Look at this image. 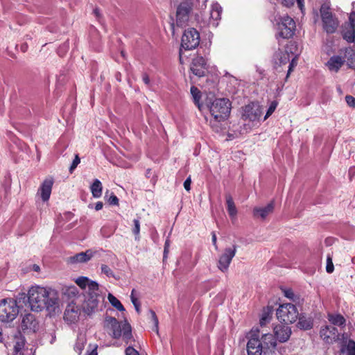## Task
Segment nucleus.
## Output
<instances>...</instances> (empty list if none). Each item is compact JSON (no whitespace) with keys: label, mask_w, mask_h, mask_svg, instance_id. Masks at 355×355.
I'll list each match as a JSON object with an SVG mask.
<instances>
[{"label":"nucleus","mask_w":355,"mask_h":355,"mask_svg":"<svg viewBox=\"0 0 355 355\" xmlns=\"http://www.w3.org/2000/svg\"><path fill=\"white\" fill-rule=\"evenodd\" d=\"M142 80L146 85H148L150 84V78L148 74L144 73L142 76Z\"/></svg>","instance_id":"nucleus-56"},{"label":"nucleus","mask_w":355,"mask_h":355,"mask_svg":"<svg viewBox=\"0 0 355 355\" xmlns=\"http://www.w3.org/2000/svg\"><path fill=\"white\" fill-rule=\"evenodd\" d=\"M343 37L348 42H354L355 37V28L352 26H347V24H346L343 31Z\"/></svg>","instance_id":"nucleus-28"},{"label":"nucleus","mask_w":355,"mask_h":355,"mask_svg":"<svg viewBox=\"0 0 355 355\" xmlns=\"http://www.w3.org/2000/svg\"><path fill=\"white\" fill-rule=\"evenodd\" d=\"M18 314L19 306L15 300L6 298L0 301V320L2 322L13 321Z\"/></svg>","instance_id":"nucleus-5"},{"label":"nucleus","mask_w":355,"mask_h":355,"mask_svg":"<svg viewBox=\"0 0 355 355\" xmlns=\"http://www.w3.org/2000/svg\"><path fill=\"white\" fill-rule=\"evenodd\" d=\"M191 180L190 177L187 178L184 182V187L187 191H190L191 189Z\"/></svg>","instance_id":"nucleus-53"},{"label":"nucleus","mask_w":355,"mask_h":355,"mask_svg":"<svg viewBox=\"0 0 355 355\" xmlns=\"http://www.w3.org/2000/svg\"><path fill=\"white\" fill-rule=\"evenodd\" d=\"M90 189L94 198H100L102 195L103 190V187L101 181L98 179H95L93 184L90 187Z\"/></svg>","instance_id":"nucleus-29"},{"label":"nucleus","mask_w":355,"mask_h":355,"mask_svg":"<svg viewBox=\"0 0 355 355\" xmlns=\"http://www.w3.org/2000/svg\"><path fill=\"white\" fill-rule=\"evenodd\" d=\"M191 71L198 77H202L207 71V64L205 59L202 56H197L192 60Z\"/></svg>","instance_id":"nucleus-14"},{"label":"nucleus","mask_w":355,"mask_h":355,"mask_svg":"<svg viewBox=\"0 0 355 355\" xmlns=\"http://www.w3.org/2000/svg\"><path fill=\"white\" fill-rule=\"evenodd\" d=\"M25 343L24 337L17 332L14 337V355H24Z\"/></svg>","instance_id":"nucleus-22"},{"label":"nucleus","mask_w":355,"mask_h":355,"mask_svg":"<svg viewBox=\"0 0 355 355\" xmlns=\"http://www.w3.org/2000/svg\"><path fill=\"white\" fill-rule=\"evenodd\" d=\"M89 347L91 349V352L87 353V355H97V345H94L93 346L89 345Z\"/></svg>","instance_id":"nucleus-54"},{"label":"nucleus","mask_w":355,"mask_h":355,"mask_svg":"<svg viewBox=\"0 0 355 355\" xmlns=\"http://www.w3.org/2000/svg\"><path fill=\"white\" fill-rule=\"evenodd\" d=\"M352 171H354V169L353 168H350L349 169V173H351Z\"/></svg>","instance_id":"nucleus-64"},{"label":"nucleus","mask_w":355,"mask_h":355,"mask_svg":"<svg viewBox=\"0 0 355 355\" xmlns=\"http://www.w3.org/2000/svg\"><path fill=\"white\" fill-rule=\"evenodd\" d=\"M134 227L132 229V232L135 235V239H139V232H140V223L138 219L133 220Z\"/></svg>","instance_id":"nucleus-37"},{"label":"nucleus","mask_w":355,"mask_h":355,"mask_svg":"<svg viewBox=\"0 0 355 355\" xmlns=\"http://www.w3.org/2000/svg\"><path fill=\"white\" fill-rule=\"evenodd\" d=\"M94 12L96 13V15H98V10H94Z\"/></svg>","instance_id":"nucleus-62"},{"label":"nucleus","mask_w":355,"mask_h":355,"mask_svg":"<svg viewBox=\"0 0 355 355\" xmlns=\"http://www.w3.org/2000/svg\"><path fill=\"white\" fill-rule=\"evenodd\" d=\"M275 204L273 201L269 202L265 207H256L253 209V216L255 218L265 219L274 211Z\"/></svg>","instance_id":"nucleus-20"},{"label":"nucleus","mask_w":355,"mask_h":355,"mask_svg":"<svg viewBox=\"0 0 355 355\" xmlns=\"http://www.w3.org/2000/svg\"><path fill=\"white\" fill-rule=\"evenodd\" d=\"M94 255V252L92 250H87L85 252H82L76 254L73 256L69 257L67 261L69 263H85L89 261Z\"/></svg>","instance_id":"nucleus-19"},{"label":"nucleus","mask_w":355,"mask_h":355,"mask_svg":"<svg viewBox=\"0 0 355 355\" xmlns=\"http://www.w3.org/2000/svg\"><path fill=\"white\" fill-rule=\"evenodd\" d=\"M108 202H109V203L110 205H118V204H119V199H118V198L115 195L112 194L109 198Z\"/></svg>","instance_id":"nucleus-52"},{"label":"nucleus","mask_w":355,"mask_h":355,"mask_svg":"<svg viewBox=\"0 0 355 355\" xmlns=\"http://www.w3.org/2000/svg\"><path fill=\"white\" fill-rule=\"evenodd\" d=\"M105 327L110 331V334L114 338L123 337V340L128 344L132 339V329L130 324L126 321L119 322L115 318L106 316L105 318Z\"/></svg>","instance_id":"nucleus-3"},{"label":"nucleus","mask_w":355,"mask_h":355,"mask_svg":"<svg viewBox=\"0 0 355 355\" xmlns=\"http://www.w3.org/2000/svg\"><path fill=\"white\" fill-rule=\"evenodd\" d=\"M262 108L258 103H251L245 106L243 117L250 121H255L260 119L262 114Z\"/></svg>","instance_id":"nucleus-13"},{"label":"nucleus","mask_w":355,"mask_h":355,"mask_svg":"<svg viewBox=\"0 0 355 355\" xmlns=\"http://www.w3.org/2000/svg\"><path fill=\"white\" fill-rule=\"evenodd\" d=\"M21 329L23 330H30L35 331L37 327V322L35 320V317L32 313H26L22 316Z\"/></svg>","instance_id":"nucleus-21"},{"label":"nucleus","mask_w":355,"mask_h":355,"mask_svg":"<svg viewBox=\"0 0 355 355\" xmlns=\"http://www.w3.org/2000/svg\"><path fill=\"white\" fill-rule=\"evenodd\" d=\"M297 326L302 329H310L313 327V322L310 318L300 317Z\"/></svg>","instance_id":"nucleus-32"},{"label":"nucleus","mask_w":355,"mask_h":355,"mask_svg":"<svg viewBox=\"0 0 355 355\" xmlns=\"http://www.w3.org/2000/svg\"><path fill=\"white\" fill-rule=\"evenodd\" d=\"M277 318L285 323H293L299 317L297 307L291 303L281 304L277 309Z\"/></svg>","instance_id":"nucleus-7"},{"label":"nucleus","mask_w":355,"mask_h":355,"mask_svg":"<svg viewBox=\"0 0 355 355\" xmlns=\"http://www.w3.org/2000/svg\"><path fill=\"white\" fill-rule=\"evenodd\" d=\"M328 320L334 325L343 326L345 324V318L337 313H328Z\"/></svg>","instance_id":"nucleus-27"},{"label":"nucleus","mask_w":355,"mask_h":355,"mask_svg":"<svg viewBox=\"0 0 355 355\" xmlns=\"http://www.w3.org/2000/svg\"><path fill=\"white\" fill-rule=\"evenodd\" d=\"M80 315V308L75 303L69 304L64 313V319L69 323H74L78 320Z\"/></svg>","instance_id":"nucleus-16"},{"label":"nucleus","mask_w":355,"mask_h":355,"mask_svg":"<svg viewBox=\"0 0 355 355\" xmlns=\"http://www.w3.org/2000/svg\"><path fill=\"white\" fill-rule=\"evenodd\" d=\"M284 296L286 297L287 298L295 301V300H294L295 294L292 289H290V288L284 289Z\"/></svg>","instance_id":"nucleus-45"},{"label":"nucleus","mask_w":355,"mask_h":355,"mask_svg":"<svg viewBox=\"0 0 355 355\" xmlns=\"http://www.w3.org/2000/svg\"><path fill=\"white\" fill-rule=\"evenodd\" d=\"M347 24V26H352L355 28V12L350 14L349 17V22Z\"/></svg>","instance_id":"nucleus-48"},{"label":"nucleus","mask_w":355,"mask_h":355,"mask_svg":"<svg viewBox=\"0 0 355 355\" xmlns=\"http://www.w3.org/2000/svg\"><path fill=\"white\" fill-rule=\"evenodd\" d=\"M53 184V179L52 178H46L42 183L39 190L38 194L40 196L44 202L48 201Z\"/></svg>","instance_id":"nucleus-18"},{"label":"nucleus","mask_w":355,"mask_h":355,"mask_svg":"<svg viewBox=\"0 0 355 355\" xmlns=\"http://www.w3.org/2000/svg\"><path fill=\"white\" fill-rule=\"evenodd\" d=\"M149 313L150 315V318H151V320L154 323V325H155V327H154V331L158 334V324H159V322H158V318L156 315V313L153 310H149Z\"/></svg>","instance_id":"nucleus-38"},{"label":"nucleus","mask_w":355,"mask_h":355,"mask_svg":"<svg viewBox=\"0 0 355 355\" xmlns=\"http://www.w3.org/2000/svg\"><path fill=\"white\" fill-rule=\"evenodd\" d=\"M276 21V37L289 39L292 37L296 29L295 21L288 15L279 17Z\"/></svg>","instance_id":"nucleus-4"},{"label":"nucleus","mask_w":355,"mask_h":355,"mask_svg":"<svg viewBox=\"0 0 355 355\" xmlns=\"http://www.w3.org/2000/svg\"><path fill=\"white\" fill-rule=\"evenodd\" d=\"M78 293V290L74 286L67 287L64 291V294H68L69 295L72 296H76Z\"/></svg>","instance_id":"nucleus-42"},{"label":"nucleus","mask_w":355,"mask_h":355,"mask_svg":"<svg viewBox=\"0 0 355 355\" xmlns=\"http://www.w3.org/2000/svg\"><path fill=\"white\" fill-rule=\"evenodd\" d=\"M345 101L349 106L355 107V98L352 96H346Z\"/></svg>","instance_id":"nucleus-46"},{"label":"nucleus","mask_w":355,"mask_h":355,"mask_svg":"<svg viewBox=\"0 0 355 355\" xmlns=\"http://www.w3.org/2000/svg\"><path fill=\"white\" fill-rule=\"evenodd\" d=\"M2 341H3V335H2L1 329L0 328V343H1Z\"/></svg>","instance_id":"nucleus-60"},{"label":"nucleus","mask_w":355,"mask_h":355,"mask_svg":"<svg viewBox=\"0 0 355 355\" xmlns=\"http://www.w3.org/2000/svg\"><path fill=\"white\" fill-rule=\"evenodd\" d=\"M131 302L133 304L136 311L140 313V302L136 297L130 296Z\"/></svg>","instance_id":"nucleus-43"},{"label":"nucleus","mask_w":355,"mask_h":355,"mask_svg":"<svg viewBox=\"0 0 355 355\" xmlns=\"http://www.w3.org/2000/svg\"><path fill=\"white\" fill-rule=\"evenodd\" d=\"M320 12L324 30L327 33H334L339 25V22L330 11L329 6L327 4L322 5Z\"/></svg>","instance_id":"nucleus-8"},{"label":"nucleus","mask_w":355,"mask_h":355,"mask_svg":"<svg viewBox=\"0 0 355 355\" xmlns=\"http://www.w3.org/2000/svg\"><path fill=\"white\" fill-rule=\"evenodd\" d=\"M277 106V103L276 101L271 102V103L266 112V114L264 116V120L268 119L274 112Z\"/></svg>","instance_id":"nucleus-41"},{"label":"nucleus","mask_w":355,"mask_h":355,"mask_svg":"<svg viewBox=\"0 0 355 355\" xmlns=\"http://www.w3.org/2000/svg\"><path fill=\"white\" fill-rule=\"evenodd\" d=\"M321 338L327 343H333L339 338L338 329L331 325H326L320 331Z\"/></svg>","instance_id":"nucleus-15"},{"label":"nucleus","mask_w":355,"mask_h":355,"mask_svg":"<svg viewBox=\"0 0 355 355\" xmlns=\"http://www.w3.org/2000/svg\"><path fill=\"white\" fill-rule=\"evenodd\" d=\"M295 1L297 3L300 9L302 11L304 8V0H281L279 2L286 7H291Z\"/></svg>","instance_id":"nucleus-34"},{"label":"nucleus","mask_w":355,"mask_h":355,"mask_svg":"<svg viewBox=\"0 0 355 355\" xmlns=\"http://www.w3.org/2000/svg\"><path fill=\"white\" fill-rule=\"evenodd\" d=\"M236 253V245L232 248H227L224 250L222 254L219 257L218 261V268L223 272H227L232 262V259Z\"/></svg>","instance_id":"nucleus-11"},{"label":"nucleus","mask_w":355,"mask_h":355,"mask_svg":"<svg viewBox=\"0 0 355 355\" xmlns=\"http://www.w3.org/2000/svg\"><path fill=\"white\" fill-rule=\"evenodd\" d=\"M28 302L33 311L46 309L51 315L60 311L59 293L51 287L31 286L28 291Z\"/></svg>","instance_id":"nucleus-1"},{"label":"nucleus","mask_w":355,"mask_h":355,"mask_svg":"<svg viewBox=\"0 0 355 355\" xmlns=\"http://www.w3.org/2000/svg\"><path fill=\"white\" fill-rule=\"evenodd\" d=\"M125 355H139V354L135 348L129 346L125 349Z\"/></svg>","instance_id":"nucleus-47"},{"label":"nucleus","mask_w":355,"mask_h":355,"mask_svg":"<svg viewBox=\"0 0 355 355\" xmlns=\"http://www.w3.org/2000/svg\"><path fill=\"white\" fill-rule=\"evenodd\" d=\"M190 92L195 105L198 107L199 110H201L202 107L200 101L202 96L201 92L195 86L191 87Z\"/></svg>","instance_id":"nucleus-31"},{"label":"nucleus","mask_w":355,"mask_h":355,"mask_svg":"<svg viewBox=\"0 0 355 355\" xmlns=\"http://www.w3.org/2000/svg\"><path fill=\"white\" fill-rule=\"evenodd\" d=\"M345 60L339 55H334L330 58L327 63L328 69L334 72H338L343 65Z\"/></svg>","instance_id":"nucleus-23"},{"label":"nucleus","mask_w":355,"mask_h":355,"mask_svg":"<svg viewBox=\"0 0 355 355\" xmlns=\"http://www.w3.org/2000/svg\"><path fill=\"white\" fill-rule=\"evenodd\" d=\"M222 12V8L218 3H213L211 4V10H210V19L213 20L214 22V25H217V21L220 19V15Z\"/></svg>","instance_id":"nucleus-25"},{"label":"nucleus","mask_w":355,"mask_h":355,"mask_svg":"<svg viewBox=\"0 0 355 355\" xmlns=\"http://www.w3.org/2000/svg\"><path fill=\"white\" fill-rule=\"evenodd\" d=\"M289 62V55L287 53H282V56H281L279 59V62L281 64H285Z\"/></svg>","instance_id":"nucleus-49"},{"label":"nucleus","mask_w":355,"mask_h":355,"mask_svg":"<svg viewBox=\"0 0 355 355\" xmlns=\"http://www.w3.org/2000/svg\"><path fill=\"white\" fill-rule=\"evenodd\" d=\"M273 332L275 337L279 343H285L291 335V329L286 324H277L274 327Z\"/></svg>","instance_id":"nucleus-17"},{"label":"nucleus","mask_w":355,"mask_h":355,"mask_svg":"<svg viewBox=\"0 0 355 355\" xmlns=\"http://www.w3.org/2000/svg\"><path fill=\"white\" fill-rule=\"evenodd\" d=\"M192 10V3L184 1L177 8L176 24L178 26H184L189 19V15Z\"/></svg>","instance_id":"nucleus-10"},{"label":"nucleus","mask_w":355,"mask_h":355,"mask_svg":"<svg viewBox=\"0 0 355 355\" xmlns=\"http://www.w3.org/2000/svg\"><path fill=\"white\" fill-rule=\"evenodd\" d=\"M297 62L296 58H293L291 62L289 64L287 76L293 71V69L297 65Z\"/></svg>","instance_id":"nucleus-51"},{"label":"nucleus","mask_w":355,"mask_h":355,"mask_svg":"<svg viewBox=\"0 0 355 355\" xmlns=\"http://www.w3.org/2000/svg\"><path fill=\"white\" fill-rule=\"evenodd\" d=\"M103 207V202H97L96 203V205H95V209H96V211H99V210L102 209Z\"/></svg>","instance_id":"nucleus-57"},{"label":"nucleus","mask_w":355,"mask_h":355,"mask_svg":"<svg viewBox=\"0 0 355 355\" xmlns=\"http://www.w3.org/2000/svg\"><path fill=\"white\" fill-rule=\"evenodd\" d=\"M334 270V263L332 261V257L330 254L327 255V266H326V271L328 273H332Z\"/></svg>","instance_id":"nucleus-39"},{"label":"nucleus","mask_w":355,"mask_h":355,"mask_svg":"<svg viewBox=\"0 0 355 355\" xmlns=\"http://www.w3.org/2000/svg\"><path fill=\"white\" fill-rule=\"evenodd\" d=\"M265 350L259 335L256 333H251L247 344L248 354L262 355V354L265 352Z\"/></svg>","instance_id":"nucleus-12"},{"label":"nucleus","mask_w":355,"mask_h":355,"mask_svg":"<svg viewBox=\"0 0 355 355\" xmlns=\"http://www.w3.org/2000/svg\"><path fill=\"white\" fill-rule=\"evenodd\" d=\"M211 240H212L213 245H214L215 248L217 250L218 246H217V243H216V235L215 232H214L211 233Z\"/></svg>","instance_id":"nucleus-55"},{"label":"nucleus","mask_w":355,"mask_h":355,"mask_svg":"<svg viewBox=\"0 0 355 355\" xmlns=\"http://www.w3.org/2000/svg\"><path fill=\"white\" fill-rule=\"evenodd\" d=\"M209 107L211 114L216 121L225 120L230 113V103L226 98L215 99Z\"/></svg>","instance_id":"nucleus-6"},{"label":"nucleus","mask_w":355,"mask_h":355,"mask_svg":"<svg viewBox=\"0 0 355 355\" xmlns=\"http://www.w3.org/2000/svg\"><path fill=\"white\" fill-rule=\"evenodd\" d=\"M102 273L105 274L107 277H114V272L107 265L102 264L101 266Z\"/></svg>","instance_id":"nucleus-40"},{"label":"nucleus","mask_w":355,"mask_h":355,"mask_svg":"<svg viewBox=\"0 0 355 355\" xmlns=\"http://www.w3.org/2000/svg\"><path fill=\"white\" fill-rule=\"evenodd\" d=\"M87 342L86 336L85 334H79L77 337V340L76 344L74 345V350L80 355L85 345Z\"/></svg>","instance_id":"nucleus-26"},{"label":"nucleus","mask_w":355,"mask_h":355,"mask_svg":"<svg viewBox=\"0 0 355 355\" xmlns=\"http://www.w3.org/2000/svg\"><path fill=\"white\" fill-rule=\"evenodd\" d=\"M170 247V240L167 239L164 243V259L167 257V254L168 253Z\"/></svg>","instance_id":"nucleus-50"},{"label":"nucleus","mask_w":355,"mask_h":355,"mask_svg":"<svg viewBox=\"0 0 355 355\" xmlns=\"http://www.w3.org/2000/svg\"><path fill=\"white\" fill-rule=\"evenodd\" d=\"M180 62H182V54H181V51L180 52Z\"/></svg>","instance_id":"nucleus-61"},{"label":"nucleus","mask_w":355,"mask_h":355,"mask_svg":"<svg viewBox=\"0 0 355 355\" xmlns=\"http://www.w3.org/2000/svg\"><path fill=\"white\" fill-rule=\"evenodd\" d=\"M272 315L269 311H265L262 313L260 319V324L261 326L266 325L271 319Z\"/></svg>","instance_id":"nucleus-36"},{"label":"nucleus","mask_w":355,"mask_h":355,"mask_svg":"<svg viewBox=\"0 0 355 355\" xmlns=\"http://www.w3.org/2000/svg\"><path fill=\"white\" fill-rule=\"evenodd\" d=\"M80 158H79L78 155H76L75 156L74 159H73V162H72V164H71V165L70 168H69V171H70V173H71L73 172V170L77 167V166L78 165V164L80 163Z\"/></svg>","instance_id":"nucleus-44"},{"label":"nucleus","mask_w":355,"mask_h":355,"mask_svg":"<svg viewBox=\"0 0 355 355\" xmlns=\"http://www.w3.org/2000/svg\"><path fill=\"white\" fill-rule=\"evenodd\" d=\"M75 282L82 289H86L87 288V294L83 304V310L87 314H90L97 308L99 303L100 295L98 284L83 276L76 278Z\"/></svg>","instance_id":"nucleus-2"},{"label":"nucleus","mask_w":355,"mask_h":355,"mask_svg":"<svg viewBox=\"0 0 355 355\" xmlns=\"http://www.w3.org/2000/svg\"><path fill=\"white\" fill-rule=\"evenodd\" d=\"M200 43V34L193 28H189L184 31L182 37L181 46L186 50L196 48Z\"/></svg>","instance_id":"nucleus-9"},{"label":"nucleus","mask_w":355,"mask_h":355,"mask_svg":"<svg viewBox=\"0 0 355 355\" xmlns=\"http://www.w3.org/2000/svg\"><path fill=\"white\" fill-rule=\"evenodd\" d=\"M135 293H136V291H135V289H132V292H131V295H130V296L136 297V296H135Z\"/></svg>","instance_id":"nucleus-59"},{"label":"nucleus","mask_w":355,"mask_h":355,"mask_svg":"<svg viewBox=\"0 0 355 355\" xmlns=\"http://www.w3.org/2000/svg\"><path fill=\"white\" fill-rule=\"evenodd\" d=\"M225 198L228 214L232 218H234L237 214V210L234 205L233 198L230 194L226 195Z\"/></svg>","instance_id":"nucleus-30"},{"label":"nucleus","mask_w":355,"mask_h":355,"mask_svg":"<svg viewBox=\"0 0 355 355\" xmlns=\"http://www.w3.org/2000/svg\"><path fill=\"white\" fill-rule=\"evenodd\" d=\"M352 262L355 263V257L352 259Z\"/></svg>","instance_id":"nucleus-63"},{"label":"nucleus","mask_w":355,"mask_h":355,"mask_svg":"<svg viewBox=\"0 0 355 355\" xmlns=\"http://www.w3.org/2000/svg\"><path fill=\"white\" fill-rule=\"evenodd\" d=\"M342 352H346L347 355H355V342L352 340H349L346 348L343 349Z\"/></svg>","instance_id":"nucleus-35"},{"label":"nucleus","mask_w":355,"mask_h":355,"mask_svg":"<svg viewBox=\"0 0 355 355\" xmlns=\"http://www.w3.org/2000/svg\"><path fill=\"white\" fill-rule=\"evenodd\" d=\"M107 298H108L110 303L114 307H115L117 310H119L120 311H125V309H124L123 306L122 305V304L121 303V302L113 295H112L111 293H109Z\"/></svg>","instance_id":"nucleus-33"},{"label":"nucleus","mask_w":355,"mask_h":355,"mask_svg":"<svg viewBox=\"0 0 355 355\" xmlns=\"http://www.w3.org/2000/svg\"><path fill=\"white\" fill-rule=\"evenodd\" d=\"M259 339L263 343V346L266 350L270 349H275L276 348L277 340L275 337L273 336L272 334H264Z\"/></svg>","instance_id":"nucleus-24"},{"label":"nucleus","mask_w":355,"mask_h":355,"mask_svg":"<svg viewBox=\"0 0 355 355\" xmlns=\"http://www.w3.org/2000/svg\"><path fill=\"white\" fill-rule=\"evenodd\" d=\"M33 269L34 271H36V272H39L40 270V266L38 265H36V264L33 265Z\"/></svg>","instance_id":"nucleus-58"}]
</instances>
